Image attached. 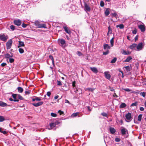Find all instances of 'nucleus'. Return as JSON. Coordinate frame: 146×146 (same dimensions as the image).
<instances>
[{"label": "nucleus", "mask_w": 146, "mask_h": 146, "mask_svg": "<svg viewBox=\"0 0 146 146\" xmlns=\"http://www.w3.org/2000/svg\"><path fill=\"white\" fill-rule=\"evenodd\" d=\"M57 85L62 86V84L61 83V81H58V80H57Z\"/></svg>", "instance_id": "nucleus-49"}, {"label": "nucleus", "mask_w": 146, "mask_h": 146, "mask_svg": "<svg viewBox=\"0 0 146 146\" xmlns=\"http://www.w3.org/2000/svg\"><path fill=\"white\" fill-rule=\"evenodd\" d=\"M110 131L112 134H113L116 131L115 129L114 128L111 127L110 128Z\"/></svg>", "instance_id": "nucleus-22"}, {"label": "nucleus", "mask_w": 146, "mask_h": 146, "mask_svg": "<svg viewBox=\"0 0 146 146\" xmlns=\"http://www.w3.org/2000/svg\"><path fill=\"white\" fill-rule=\"evenodd\" d=\"M108 31L107 34V35H108V34H109V33L110 34H111L112 33V32L111 29V28H110V26L108 27Z\"/></svg>", "instance_id": "nucleus-35"}, {"label": "nucleus", "mask_w": 146, "mask_h": 146, "mask_svg": "<svg viewBox=\"0 0 146 146\" xmlns=\"http://www.w3.org/2000/svg\"><path fill=\"white\" fill-rule=\"evenodd\" d=\"M17 98L19 99H20V100H23V98L20 95L17 94Z\"/></svg>", "instance_id": "nucleus-34"}, {"label": "nucleus", "mask_w": 146, "mask_h": 146, "mask_svg": "<svg viewBox=\"0 0 146 146\" xmlns=\"http://www.w3.org/2000/svg\"><path fill=\"white\" fill-rule=\"evenodd\" d=\"M146 93L145 92H141L140 93V95L144 97L145 96Z\"/></svg>", "instance_id": "nucleus-46"}, {"label": "nucleus", "mask_w": 146, "mask_h": 146, "mask_svg": "<svg viewBox=\"0 0 146 146\" xmlns=\"http://www.w3.org/2000/svg\"><path fill=\"white\" fill-rule=\"evenodd\" d=\"M137 102H135L134 103H133L131 105V107L133 106H137Z\"/></svg>", "instance_id": "nucleus-41"}, {"label": "nucleus", "mask_w": 146, "mask_h": 146, "mask_svg": "<svg viewBox=\"0 0 146 146\" xmlns=\"http://www.w3.org/2000/svg\"><path fill=\"white\" fill-rule=\"evenodd\" d=\"M77 55L79 56H81L82 55V54L80 51H78L77 53Z\"/></svg>", "instance_id": "nucleus-50"}, {"label": "nucleus", "mask_w": 146, "mask_h": 146, "mask_svg": "<svg viewBox=\"0 0 146 146\" xmlns=\"http://www.w3.org/2000/svg\"><path fill=\"white\" fill-rule=\"evenodd\" d=\"M7 106H10L9 105H7L6 103L4 102L1 101H0V106L3 107H4Z\"/></svg>", "instance_id": "nucleus-18"}, {"label": "nucleus", "mask_w": 146, "mask_h": 146, "mask_svg": "<svg viewBox=\"0 0 146 146\" xmlns=\"http://www.w3.org/2000/svg\"><path fill=\"white\" fill-rule=\"evenodd\" d=\"M7 65V64L6 63H3L1 64V66L2 67H4Z\"/></svg>", "instance_id": "nucleus-62"}, {"label": "nucleus", "mask_w": 146, "mask_h": 146, "mask_svg": "<svg viewBox=\"0 0 146 146\" xmlns=\"http://www.w3.org/2000/svg\"><path fill=\"white\" fill-rule=\"evenodd\" d=\"M142 114H139L138 117V120L139 121H141V120Z\"/></svg>", "instance_id": "nucleus-37"}, {"label": "nucleus", "mask_w": 146, "mask_h": 146, "mask_svg": "<svg viewBox=\"0 0 146 146\" xmlns=\"http://www.w3.org/2000/svg\"><path fill=\"white\" fill-rule=\"evenodd\" d=\"M117 27H119L120 29H123L124 28V26L123 24H120L117 25Z\"/></svg>", "instance_id": "nucleus-32"}, {"label": "nucleus", "mask_w": 146, "mask_h": 146, "mask_svg": "<svg viewBox=\"0 0 146 146\" xmlns=\"http://www.w3.org/2000/svg\"><path fill=\"white\" fill-rule=\"evenodd\" d=\"M56 123L55 122H51L50 123L49 127H48V129H51L54 127L56 125Z\"/></svg>", "instance_id": "nucleus-12"}, {"label": "nucleus", "mask_w": 146, "mask_h": 146, "mask_svg": "<svg viewBox=\"0 0 146 146\" xmlns=\"http://www.w3.org/2000/svg\"><path fill=\"white\" fill-rule=\"evenodd\" d=\"M124 68H125V69H124V70L125 71V73H128L130 71V67L128 66L123 67V69Z\"/></svg>", "instance_id": "nucleus-13"}, {"label": "nucleus", "mask_w": 146, "mask_h": 146, "mask_svg": "<svg viewBox=\"0 0 146 146\" xmlns=\"http://www.w3.org/2000/svg\"><path fill=\"white\" fill-rule=\"evenodd\" d=\"M76 82L74 81H73L72 82V86L73 87V88H74H74H76Z\"/></svg>", "instance_id": "nucleus-52"}, {"label": "nucleus", "mask_w": 146, "mask_h": 146, "mask_svg": "<svg viewBox=\"0 0 146 146\" xmlns=\"http://www.w3.org/2000/svg\"><path fill=\"white\" fill-rule=\"evenodd\" d=\"M110 90L112 92H113L114 91V89H113V88L112 87H110Z\"/></svg>", "instance_id": "nucleus-64"}, {"label": "nucleus", "mask_w": 146, "mask_h": 146, "mask_svg": "<svg viewBox=\"0 0 146 146\" xmlns=\"http://www.w3.org/2000/svg\"><path fill=\"white\" fill-rule=\"evenodd\" d=\"M117 59V58L116 57H115L113 59L111 60V63H115Z\"/></svg>", "instance_id": "nucleus-39"}, {"label": "nucleus", "mask_w": 146, "mask_h": 146, "mask_svg": "<svg viewBox=\"0 0 146 146\" xmlns=\"http://www.w3.org/2000/svg\"><path fill=\"white\" fill-rule=\"evenodd\" d=\"M5 120L4 117L1 116H0V122H2Z\"/></svg>", "instance_id": "nucleus-40"}, {"label": "nucleus", "mask_w": 146, "mask_h": 146, "mask_svg": "<svg viewBox=\"0 0 146 146\" xmlns=\"http://www.w3.org/2000/svg\"><path fill=\"white\" fill-rule=\"evenodd\" d=\"M121 133L122 135H124L126 134V133H128V131L127 129L123 128L121 129Z\"/></svg>", "instance_id": "nucleus-15"}, {"label": "nucleus", "mask_w": 146, "mask_h": 146, "mask_svg": "<svg viewBox=\"0 0 146 146\" xmlns=\"http://www.w3.org/2000/svg\"><path fill=\"white\" fill-rule=\"evenodd\" d=\"M139 28L140 29L141 32H144L145 31V27L144 25H140L138 26Z\"/></svg>", "instance_id": "nucleus-9"}, {"label": "nucleus", "mask_w": 146, "mask_h": 146, "mask_svg": "<svg viewBox=\"0 0 146 146\" xmlns=\"http://www.w3.org/2000/svg\"><path fill=\"white\" fill-rule=\"evenodd\" d=\"M110 46L108 44H105L104 45V49L106 50V49H110Z\"/></svg>", "instance_id": "nucleus-24"}, {"label": "nucleus", "mask_w": 146, "mask_h": 146, "mask_svg": "<svg viewBox=\"0 0 146 146\" xmlns=\"http://www.w3.org/2000/svg\"><path fill=\"white\" fill-rule=\"evenodd\" d=\"M9 100L10 101H14V102H18L19 101V100H13L12 98H9Z\"/></svg>", "instance_id": "nucleus-43"}, {"label": "nucleus", "mask_w": 146, "mask_h": 146, "mask_svg": "<svg viewBox=\"0 0 146 146\" xmlns=\"http://www.w3.org/2000/svg\"><path fill=\"white\" fill-rule=\"evenodd\" d=\"M5 58L8 59L10 57V55L9 53H7L5 54Z\"/></svg>", "instance_id": "nucleus-38"}, {"label": "nucleus", "mask_w": 146, "mask_h": 146, "mask_svg": "<svg viewBox=\"0 0 146 146\" xmlns=\"http://www.w3.org/2000/svg\"><path fill=\"white\" fill-rule=\"evenodd\" d=\"M17 7L19 11H23V8L22 5L20 4H18L17 5Z\"/></svg>", "instance_id": "nucleus-17"}, {"label": "nucleus", "mask_w": 146, "mask_h": 146, "mask_svg": "<svg viewBox=\"0 0 146 146\" xmlns=\"http://www.w3.org/2000/svg\"><path fill=\"white\" fill-rule=\"evenodd\" d=\"M34 97V98H33L32 99V101H35V100L37 101H40L41 100V99L40 98H38L37 97L35 96Z\"/></svg>", "instance_id": "nucleus-25"}, {"label": "nucleus", "mask_w": 146, "mask_h": 146, "mask_svg": "<svg viewBox=\"0 0 146 146\" xmlns=\"http://www.w3.org/2000/svg\"><path fill=\"white\" fill-rule=\"evenodd\" d=\"M51 115L53 117H56L57 116V115L56 113H51Z\"/></svg>", "instance_id": "nucleus-53"}, {"label": "nucleus", "mask_w": 146, "mask_h": 146, "mask_svg": "<svg viewBox=\"0 0 146 146\" xmlns=\"http://www.w3.org/2000/svg\"><path fill=\"white\" fill-rule=\"evenodd\" d=\"M78 113L77 112L75 113H74L71 116L73 117H76L78 115Z\"/></svg>", "instance_id": "nucleus-47"}, {"label": "nucleus", "mask_w": 146, "mask_h": 146, "mask_svg": "<svg viewBox=\"0 0 146 146\" xmlns=\"http://www.w3.org/2000/svg\"><path fill=\"white\" fill-rule=\"evenodd\" d=\"M19 52L21 54H22L24 52V50L22 48H19Z\"/></svg>", "instance_id": "nucleus-42"}, {"label": "nucleus", "mask_w": 146, "mask_h": 146, "mask_svg": "<svg viewBox=\"0 0 146 146\" xmlns=\"http://www.w3.org/2000/svg\"><path fill=\"white\" fill-rule=\"evenodd\" d=\"M123 90L126 92H130L131 91L128 88H124Z\"/></svg>", "instance_id": "nucleus-60"}, {"label": "nucleus", "mask_w": 146, "mask_h": 146, "mask_svg": "<svg viewBox=\"0 0 146 146\" xmlns=\"http://www.w3.org/2000/svg\"><path fill=\"white\" fill-rule=\"evenodd\" d=\"M63 28L64 31L67 33L70 34L71 33V31L70 30L66 27V25L63 26Z\"/></svg>", "instance_id": "nucleus-11"}, {"label": "nucleus", "mask_w": 146, "mask_h": 146, "mask_svg": "<svg viewBox=\"0 0 146 146\" xmlns=\"http://www.w3.org/2000/svg\"><path fill=\"white\" fill-rule=\"evenodd\" d=\"M132 59V57L131 56L128 57L124 61V62H129L130 60Z\"/></svg>", "instance_id": "nucleus-21"}, {"label": "nucleus", "mask_w": 146, "mask_h": 146, "mask_svg": "<svg viewBox=\"0 0 146 146\" xmlns=\"http://www.w3.org/2000/svg\"><path fill=\"white\" fill-rule=\"evenodd\" d=\"M114 38L113 37L110 40V42L111 44V46H113L114 44Z\"/></svg>", "instance_id": "nucleus-28"}, {"label": "nucleus", "mask_w": 146, "mask_h": 146, "mask_svg": "<svg viewBox=\"0 0 146 146\" xmlns=\"http://www.w3.org/2000/svg\"><path fill=\"white\" fill-rule=\"evenodd\" d=\"M58 42V44L62 48H64L66 46V41L63 39H59Z\"/></svg>", "instance_id": "nucleus-1"}, {"label": "nucleus", "mask_w": 146, "mask_h": 146, "mask_svg": "<svg viewBox=\"0 0 146 146\" xmlns=\"http://www.w3.org/2000/svg\"><path fill=\"white\" fill-rule=\"evenodd\" d=\"M14 60L13 58H10L9 59V62L10 63H13L14 62Z\"/></svg>", "instance_id": "nucleus-56"}, {"label": "nucleus", "mask_w": 146, "mask_h": 146, "mask_svg": "<svg viewBox=\"0 0 146 146\" xmlns=\"http://www.w3.org/2000/svg\"><path fill=\"white\" fill-rule=\"evenodd\" d=\"M137 32V30L136 29H134L132 33L133 34H136Z\"/></svg>", "instance_id": "nucleus-58"}, {"label": "nucleus", "mask_w": 146, "mask_h": 146, "mask_svg": "<svg viewBox=\"0 0 146 146\" xmlns=\"http://www.w3.org/2000/svg\"><path fill=\"white\" fill-rule=\"evenodd\" d=\"M125 121L127 122H130L132 120L131 114L129 112L126 114L125 115Z\"/></svg>", "instance_id": "nucleus-3"}, {"label": "nucleus", "mask_w": 146, "mask_h": 146, "mask_svg": "<svg viewBox=\"0 0 146 146\" xmlns=\"http://www.w3.org/2000/svg\"><path fill=\"white\" fill-rule=\"evenodd\" d=\"M18 92L19 93H22L23 91V89L22 87H19L17 88Z\"/></svg>", "instance_id": "nucleus-26"}, {"label": "nucleus", "mask_w": 146, "mask_h": 146, "mask_svg": "<svg viewBox=\"0 0 146 146\" xmlns=\"http://www.w3.org/2000/svg\"><path fill=\"white\" fill-rule=\"evenodd\" d=\"M137 46V44L135 43H134L133 44H132L130 45L129 47V48H130V49L133 50Z\"/></svg>", "instance_id": "nucleus-19"}, {"label": "nucleus", "mask_w": 146, "mask_h": 146, "mask_svg": "<svg viewBox=\"0 0 146 146\" xmlns=\"http://www.w3.org/2000/svg\"><path fill=\"white\" fill-rule=\"evenodd\" d=\"M110 9L109 8H106L105 11V15L106 16H107L110 14Z\"/></svg>", "instance_id": "nucleus-20"}, {"label": "nucleus", "mask_w": 146, "mask_h": 146, "mask_svg": "<svg viewBox=\"0 0 146 146\" xmlns=\"http://www.w3.org/2000/svg\"><path fill=\"white\" fill-rule=\"evenodd\" d=\"M35 25L38 28H46V24H41L40 22L38 21H36L34 22Z\"/></svg>", "instance_id": "nucleus-2"}, {"label": "nucleus", "mask_w": 146, "mask_h": 146, "mask_svg": "<svg viewBox=\"0 0 146 146\" xmlns=\"http://www.w3.org/2000/svg\"><path fill=\"white\" fill-rule=\"evenodd\" d=\"M101 115L103 116L106 117L107 118H108V114L104 112H102L101 113Z\"/></svg>", "instance_id": "nucleus-33"}, {"label": "nucleus", "mask_w": 146, "mask_h": 146, "mask_svg": "<svg viewBox=\"0 0 146 146\" xmlns=\"http://www.w3.org/2000/svg\"><path fill=\"white\" fill-rule=\"evenodd\" d=\"M58 113H59L60 115H61L63 114L64 112L62 111H61V110H59L58 111Z\"/></svg>", "instance_id": "nucleus-55"}, {"label": "nucleus", "mask_w": 146, "mask_h": 146, "mask_svg": "<svg viewBox=\"0 0 146 146\" xmlns=\"http://www.w3.org/2000/svg\"><path fill=\"white\" fill-rule=\"evenodd\" d=\"M84 9L86 11L89 12L91 10L90 8L89 5L86 3H85L84 4Z\"/></svg>", "instance_id": "nucleus-6"}, {"label": "nucleus", "mask_w": 146, "mask_h": 146, "mask_svg": "<svg viewBox=\"0 0 146 146\" xmlns=\"http://www.w3.org/2000/svg\"><path fill=\"white\" fill-rule=\"evenodd\" d=\"M114 13H112L111 14V15H112L113 17H115L116 19H117L118 17V15L115 11H114Z\"/></svg>", "instance_id": "nucleus-27"}, {"label": "nucleus", "mask_w": 146, "mask_h": 146, "mask_svg": "<svg viewBox=\"0 0 146 146\" xmlns=\"http://www.w3.org/2000/svg\"><path fill=\"white\" fill-rule=\"evenodd\" d=\"M8 39V36L7 35L3 34H0V40L4 42H6Z\"/></svg>", "instance_id": "nucleus-4"}, {"label": "nucleus", "mask_w": 146, "mask_h": 146, "mask_svg": "<svg viewBox=\"0 0 146 146\" xmlns=\"http://www.w3.org/2000/svg\"><path fill=\"white\" fill-rule=\"evenodd\" d=\"M137 50V51L140 50H142L143 48V43L142 42H140L136 46Z\"/></svg>", "instance_id": "nucleus-7"}, {"label": "nucleus", "mask_w": 146, "mask_h": 146, "mask_svg": "<svg viewBox=\"0 0 146 146\" xmlns=\"http://www.w3.org/2000/svg\"><path fill=\"white\" fill-rule=\"evenodd\" d=\"M13 43V41L12 39H10L6 43L7 48V49H10L11 46Z\"/></svg>", "instance_id": "nucleus-5"}, {"label": "nucleus", "mask_w": 146, "mask_h": 146, "mask_svg": "<svg viewBox=\"0 0 146 146\" xmlns=\"http://www.w3.org/2000/svg\"><path fill=\"white\" fill-rule=\"evenodd\" d=\"M31 92L30 90H26L25 91V93L27 95H29L30 93Z\"/></svg>", "instance_id": "nucleus-45"}, {"label": "nucleus", "mask_w": 146, "mask_h": 146, "mask_svg": "<svg viewBox=\"0 0 146 146\" xmlns=\"http://www.w3.org/2000/svg\"><path fill=\"white\" fill-rule=\"evenodd\" d=\"M27 26V25L25 24L24 23H23L22 25V26L23 28H25Z\"/></svg>", "instance_id": "nucleus-57"}, {"label": "nucleus", "mask_w": 146, "mask_h": 146, "mask_svg": "<svg viewBox=\"0 0 146 146\" xmlns=\"http://www.w3.org/2000/svg\"><path fill=\"white\" fill-rule=\"evenodd\" d=\"M51 95V92H47L46 95L48 97H50Z\"/></svg>", "instance_id": "nucleus-61"}, {"label": "nucleus", "mask_w": 146, "mask_h": 146, "mask_svg": "<svg viewBox=\"0 0 146 146\" xmlns=\"http://www.w3.org/2000/svg\"><path fill=\"white\" fill-rule=\"evenodd\" d=\"M109 53V51L108 50H107L106 52H103V55H106L108 54Z\"/></svg>", "instance_id": "nucleus-51"}, {"label": "nucleus", "mask_w": 146, "mask_h": 146, "mask_svg": "<svg viewBox=\"0 0 146 146\" xmlns=\"http://www.w3.org/2000/svg\"><path fill=\"white\" fill-rule=\"evenodd\" d=\"M94 90V89L91 88H88L86 89V90H88L91 92H93Z\"/></svg>", "instance_id": "nucleus-44"}, {"label": "nucleus", "mask_w": 146, "mask_h": 146, "mask_svg": "<svg viewBox=\"0 0 146 146\" xmlns=\"http://www.w3.org/2000/svg\"><path fill=\"white\" fill-rule=\"evenodd\" d=\"M49 58L51 60L52 63L53 65L54 66V59L53 58L52 56V55H50L49 56Z\"/></svg>", "instance_id": "nucleus-30"}, {"label": "nucleus", "mask_w": 146, "mask_h": 146, "mask_svg": "<svg viewBox=\"0 0 146 146\" xmlns=\"http://www.w3.org/2000/svg\"><path fill=\"white\" fill-rule=\"evenodd\" d=\"M138 35H136L134 39H135V42L136 41L138 40Z\"/></svg>", "instance_id": "nucleus-63"}, {"label": "nucleus", "mask_w": 146, "mask_h": 146, "mask_svg": "<svg viewBox=\"0 0 146 146\" xmlns=\"http://www.w3.org/2000/svg\"><path fill=\"white\" fill-rule=\"evenodd\" d=\"M109 72L106 71L104 72V74L105 78L109 80H110L111 76L110 74H109Z\"/></svg>", "instance_id": "nucleus-10"}, {"label": "nucleus", "mask_w": 146, "mask_h": 146, "mask_svg": "<svg viewBox=\"0 0 146 146\" xmlns=\"http://www.w3.org/2000/svg\"><path fill=\"white\" fill-rule=\"evenodd\" d=\"M90 70L94 73H97L98 72V70L96 67H90Z\"/></svg>", "instance_id": "nucleus-16"}, {"label": "nucleus", "mask_w": 146, "mask_h": 146, "mask_svg": "<svg viewBox=\"0 0 146 146\" xmlns=\"http://www.w3.org/2000/svg\"><path fill=\"white\" fill-rule=\"evenodd\" d=\"M122 53L124 55H128L129 54H130V52H127L126 51L123 50H122Z\"/></svg>", "instance_id": "nucleus-31"}, {"label": "nucleus", "mask_w": 146, "mask_h": 146, "mask_svg": "<svg viewBox=\"0 0 146 146\" xmlns=\"http://www.w3.org/2000/svg\"><path fill=\"white\" fill-rule=\"evenodd\" d=\"M104 2L102 1H101L100 3V5L102 7H103L104 6Z\"/></svg>", "instance_id": "nucleus-54"}, {"label": "nucleus", "mask_w": 146, "mask_h": 146, "mask_svg": "<svg viewBox=\"0 0 146 146\" xmlns=\"http://www.w3.org/2000/svg\"><path fill=\"white\" fill-rule=\"evenodd\" d=\"M120 141V139L119 138H116L115 139V141L116 142H119Z\"/></svg>", "instance_id": "nucleus-59"}, {"label": "nucleus", "mask_w": 146, "mask_h": 146, "mask_svg": "<svg viewBox=\"0 0 146 146\" xmlns=\"http://www.w3.org/2000/svg\"><path fill=\"white\" fill-rule=\"evenodd\" d=\"M14 23L18 26H20L21 24V21L19 19H17L14 20Z\"/></svg>", "instance_id": "nucleus-8"}, {"label": "nucleus", "mask_w": 146, "mask_h": 146, "mask_svg": "<svg viewBox=\"0 0 146 146\" xmlns=\"http://www.w3.org/2000/svg\"><path fill=\"white\" fill-rule=\"evenodd\" d=\"M17 94H13L12 95V97L14 99L17 100Z\"/></svg>", "instance_id": "nucleus-36"}, {"label": "nucleus", "mask_w": 146, "mask_h": 146, "mask_svg": "<svg viewBox=\"0 0 146 146\" xmlns=\"http://www.w3.org/2000/svg\"><path fill=\"white\" fill-rule=\"evenodd\" d=\"M126 106V105L124 103H121L119 106V108H123L125 107Z\"/></svg>", "instance_id": "nucleus-29"}, {"label": "nucleus", "mask_w": 146, "mask_h": 146, "mask_svg": "<svg viewBox=\"0 0 146 146\" xmlns=\"http://www.w3.org/2000/svg\"><path fill=\"white\" fill-rule=\"evenodd\" d=\"M10 29H11L12 31H14L15 29V26L13 25H11L10 26Z\"/></svg>", "instance_id": "nucleus-48"}, {"label": "nucleus", "mask_w": 146, "mask_h": 146, "mask_svg": "<svg viewBox=\"0 0 146 146\" xmlns=\"http://www.w3.org/2000/svg\"><path fill=\"white\" fill-rule=\"evenodd\" d=\"M43 103V102H40L36 103H33L32 105L34 106L37 107L42 105Z\"/></svg>", "instance_id": "nucleus-14"}, {"label": "nucleus", "mask_w": 146, "mask_h": 146, "mask_svg": "<svg viewBox=\"0 0 146 146\" xmlns=\"http://www.w3.org/2000/svg\"><path fill=\"white\" fill-rule=\"evenodd\" d=\"M19 45L18 46V48H19L21 46H24L25 44H24V42H23L19 41Z\"/></svg>", "instance_id": "nucleus-23"}]
</instances>
